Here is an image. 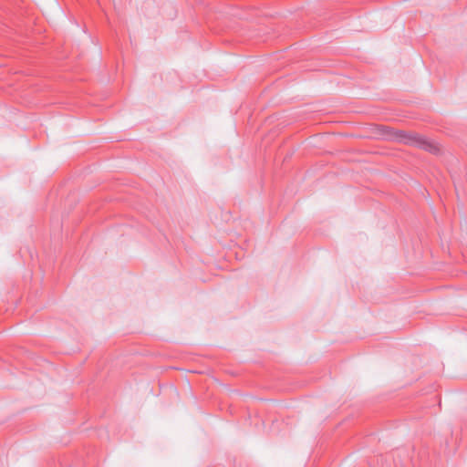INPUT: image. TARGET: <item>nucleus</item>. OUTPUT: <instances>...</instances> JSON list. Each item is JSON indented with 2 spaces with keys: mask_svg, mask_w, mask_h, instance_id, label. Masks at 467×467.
<instances>
[{
  "mask_svg": "<svg viewBox=\"0 0 467 467\" xmlns=\"http://www.w3.org/2000/svg\"><path fill=\"white\" fill-rule=\"evenodd\" d=\"M397 139L401 142L417 146L432 153L439 151V148L435 143L429 140L426 137L415 132L407 133L400 130L397 132Z\"/></svg>",
  "mask_w": 467,
  "mask_h": 467,
  "instance_id": "1",
  "label": "nucleus"
}]
</instances>
